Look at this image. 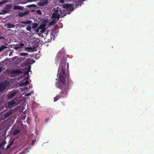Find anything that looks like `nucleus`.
Wrapping results in <instances>:
<instances>
[{
  "label": "nucleus",
  "mask_w": 154,
  "mask_h": 154,
  "mask_svg": "<svg viewBox=\"0 0 154 154\" xmlns=\"http://www.w3.org/2000/svg\"><path fill=\"white\" fill-rule=\"evenodd\" d=\"M45 25H41L40 26V29H43L41 30L40 32H42V33L44 32L45 31Z\"/></svg>",
  "instance_id": "2eb2a0df"
},
{
  "label": "nucleus",
  "mask_w": 154,
  "mask_h": 154,
  "mask_svg": "<svg viewBox=\"0 0 154 154\" xmlns=\"http://www.w3.org/2000/svg\"><path fill=\"white\" fill-rule=\"evenodd\" d=\"M2 100H0V105H1V104L2 103Z\"/></svg>",
  "instance_id": "e433bc0d"
},
{
  "label": "nucleus",
  "mask_w": 154,
  "mask_h": 154,
  "mask_svg": "<svg viewBox=\"0 0 154 154\" xmlns=\"http://www.w3.org/2000/svg\"><path fill=\"white\" fill-rule=\"evenodd\" d=\"M36 31L37 32H38L39 31V29H37L36 30Z\"/></svg>",
  "instance_id": "c9c22d12"
},
{
  "label": "nucleus",
  "mask_w": 154,
  "mask_h": 154,
  "mask_svg": "<svg viewBox=\"0 0 154 154\" xmlns=\"http://www.w3.org/2000/svg\"><path fill=\"white\" fill-rule=\"evenodd\" d=\"M31 95V94L29 93H26L25 94V96H29Z\"/></svg>",
  "instance_id": "a878e982"
},
{
  "label": "nucleus",
  "mask_w": 154,
  "mask_h": 154,
  "mask_svg": "<svg viewBox=\"0 0 154 154\" xmlns=\"http://www.w3.org/2000/svg\"><path fill=\"white\" fill-rule=\"evenodd\" d=\"M16 103V101L14 100H11L8 102V106H12L15 104Z\"/></svg>",
  "instance_id": "ddd939ff"
},
{
  "label": "nucleus",
  "mask_w": 154,
  "mask_h": 154,
  "mask_svg": "<svg viewBox=\"0 0 154 154\" xmlns=\"http://www.w3.org/2000/svg\"><path fill=\"white\" fill-rule=\"evenodd\" d=\"M5 26L7 28H14L15 26L13 24H11L9 23H6Z\"/></svg>",
  "instance_id": "6e6552de"
},
{
  "label": "nucleus",
  "mask_w": 154,
  "mask_h": 154,
  "mask_svg": "<svg viewBox=\"0 0 154 154\" xmlns=\"http://www.w3.org/2000/svg\"><path fill=\"white\" fill-rule=\"evenodd\" d=\"M1 48H2V49L3 50L4 49L6 48H7V47L5 45H2V46L1 47Z\"/></svg>",
  "instance_id": "b1692460"
},
{
  "label": "nucleus",
  "mask_w": 154,
  "mask_h": 154,
  "mask_svg": "<svg viewBox=\"0 0 154 154\" xmlns=\"http://www.w3.org/2000/svg\"><path fill=\"white\" fill-rule=\"evenodd\" d=\"M24 74L25 75H29V72L28 71H26V72H25L24 73Z\"/></svg>",
  "instance_id": "2f4dec72"
},
{
  "label": "nucleus",
  "mask_w": 154,
  "mask_h": 154,
  "mask_svg": "<svg viewBox=\"0 0 154 154\" xmlns=\"http://www.w3.org/2000/svg\"><path fill=\"white\" fill-rule=\"evenodd\" d=\"M60 59V57L57 55L56 58V60L57 61H58Z\"/></svg>",
  "instance_id": "cd10ccee"
},
{
  "label": "nucleus",
  "mask_w": 154,
  "mask_h": 154,
  "mask_svg": "<svg viewBox=\"0 0 154 154\" xmlns=\"http://www.w3.org/2000/svg\"><path fill=\"white\" fill-rule=\"evenodd\" d=\"M0 14H2L1 12L0 13Z\"/></svg>",
  "instance_id": "c03bdc74"
},
{
  "label": "nucleus",
  "mask_w": 154,
  "mask_h": 154,
  "mask_svg": "<svg viewBox=\"0 0 154 154\" xmlns=\"http://www.w3.org/2000/svg\"><path fill=\"white\" fill-rule=\"evenodd\" d=\"M12 143H13L12 142H11L9 144V145H10V146H11L12 145Z\"/></svg>",
  "instance_id": "f704fd0d"
},
{
  "label": "nucleus",
  "mask_w": 154,
  "mask_h": 154,
  "mask_svg": "<svg viewBox=\"0 0 154 154\" xmlns=\"http://www.w3.org/2000/svg\"><path fill=\"white\" fill-rule=\"evenodd\" d=\"M3 50L2 49V48L1 47H0V51H1Z\"/></svg>",
  "instance_id": "ea45409f"
},
{
  "label": "nucleus",
  "mask_w": 154,
  "mask_h": 154,
  "mask_svg": "<svg viewBox=\"0 0 154 154\" xmlns=\"http://www.w3.org/2000/svg\"><path fill=\"white\" fill-rule=\"evenodd\" d=\"M11 73L13 75H17L19 74L20 73H22V72L20 70H16L12 71Z\"/></svg>",
  "instance_id": "1a4fd4ad"
},
{
  "label": "nucleus",
  "mask_w": 154,
  "mask_h": 154,
  "mask_svg": "<svg viewBox=\"0 0 154 154\" xmlns=\"http://www.w3.org/2000/svg\"><path fill=\"white\" fill-rule=\"evenodd\" d=\"M19 154H25V153L23 151H22Z\"/></svg>",
  "instance_id": "72a5a7b5"
},
{
  "label": "nucleus",
  "mask_w": 154,
  "mask_h": 154,
  "mask_svg": "<svg viewBox=\"0 0 154 154\" xmlns=\"http://www.w3.org/2000/svg\"><path fill=\"white\" fill-rule=\"evenodd\" d=\"M20 23H23V24H29L32 23V22L30 20H28L26 21H22L20 22Z\"/></svg>",
  "instance_id": "a211bd4d"
},
{
  "label": "nucleus",
  "mask_w": 154,
  "mask_h": 154,
  "mask_svg": "<svg viewBox=\"0 0 154 154\" xmlns=\"http://www.w3.org/2000/svg\"><path fill=\"white\" fill-rule=\"evenodd\" d=\"M3 50L2 49V48L1 47H0V51H1Z\"/></svg>",
  "instance_id": "58836bf2"
},
{
  "label": "nucleus",
  "mask_w": 154,
  "mask_h": 154,
  "mask_svg": "<svg viewBox=\"0 0 154 154\" xmlns=\"http://www.w3.org/2000/svg\"><path fill=\"white\" fill-rule=\"evenodd\" d=\"M29 83V81L27 80L24 82H22V83H20L19 85L20 86H25Z\"/></svg>",
  "instance_id": "4468645a"
},
{
  "label": "nucleus",
  "mask_w": 154,
  "mask_h": 154,
  "mask_svg": "<svg viewBox=\"0 0 154 154\" xmlns=\"http://www.w3.org/2000/svg\"><path fill=\"white\" fill-rule=\"evenodd\" d=\"M10 146H10V145H9H9H8L7 146V147H6V150H7V149H8L9 148H10Z\"/></svg>",
  "instance_id": "c756f323"
},
{
  "label": "nucleus",
  "mask_w": 154,
  "mask_h": 154,
  "mask_svg": "<svg viewBox=\"0 0 154 154\" xmlns=\"http://www.w3.org/2000/svg\"><path fill=\"white\" fill-rule=\"evenodd\" d=\"M62 96L61 95H60L59 94V95H57L56 97L54 98V101H57L59 98H60L61 97H62Z\"/></svg>",
  "instance_id": "6ab92c4d"
},
{
  "label": "nucleus",
  "mask_w": 154,
  "mask_h": 154,
  "mask_svg": "<svg viewBox=\"0 0 154 154\" xmlns=\"http://www.w3.org/2000/svg\"><path fill=\"white\" fill-rule=\"evenodd\" d=\"M49 119V118H48L46 119H45V122H48V121Z\"/></svg>",
  "instance_id": "7c9ffc66"
},
{
  "label": "nucleus",
  "mask_w": 154,
  "mask_h": 154,
  "mask_svg": "<svg viewBox=\"0 0 154 154\" xmlns=\"http://www.w3.org/2000/svg\"><path fill=\"white\" fill-rule=\"evenodd\" d=\"M6 143V142H5V141H3L0 144V149L1 148H2L3 149H4V148L3 147V146Z\"/></svg>",
  "instance_id": "aec40b11"
},
{
  "label": "nucleus",
  "mask_w": 154,
  "mask_h": 154,
  "mask_svg": "<svg viewBox=\"0 0 154 154\" xmlns=\"http://www.w3.org/2000/svg\"><path fill=\"white\" fill-rule=\"evenodd\" d=\"M36 12L39 14H42V12L41 10H37L36 11Z\"/></svg>",
  "instance_id": "393cba45"
},
{
  "label": "nucleus",
  "mask_w": 154,
  "mask_h": 154,
  "mask_svg": "<svg viewBox=\"0 0 154 154\" xmlns=\"http://www.w3.org/2000/svg\"><path fill=\"white\" fill-rule=\"evenodd\" d=\"M24 8V7L18 5H15L14 6L13 9L14 10H23Z\"/></svg>",
  "instance_id": "f8f14e48"
},
{
  "label": "nucleus",
  "mask_w": 154,
  "mask_h": 154,
  "mask_svg": "<svg viewBox=\"0 0 154 154\" xmlns=\"http://www.w3.org/2000/svg\"><path fill=\"white\" fill-rule=\"evenodd\" d=\"M30 67H29L28 68V71L30 70Z\"/></svg>",
  "instance_id": "a19ab883"
},
{
  "label": "nucleus",
  "mask_w": 154,
  "mask_h": 154,
  "mask_svg": "<svg viewBox=\"0 0 154 154\" xmlns=\"http://www.w3.org/2000/svg\"><path fill=\"white\" fill-rule=\"evenodd\" d=\"M12 114V112L11 111L8 112H6L4 115L3 117L4 119H6L10 116Z\"/></svg>",
  "instance_id": "9d476101"
},
{
  "label": "nucleus",
  "mask_w": 154,
  "mask_h": 154,
  "mask_svg": "<svg viewBox=\"0 0 154 154\" xmlns=\"http://www.w3.org/2000/svg\"><path fill=\"white\" fill-rule=\"evenodd\" d=\"M54 12L52 16V18L54 20L57 19L58 20L60 17H63L66 16L68 12H66L64 10L62 11L59 7H57V8H54Z\"/></svg>",
  "instance_id": "f03ea898"
},
{
  "label": "nucleus",
  "mask_w": 154,
  "mask_h": 154,
  "mask_svg": "<svg viewBox=\"0 0 154 154\" xmlns=\"http://www.w3.org/2000/svg\"><path fill=\"white\" fill-rule=\"evenodd\" d=\"M38 26V24L36 23H34L32 25V27L33 29L36 28Z\"/></svg>",
  "instance_id": "412c9836"
},
{
  "label": "nucleus",
  "mask_w": 154,
  "mask_h": 154,
  "mask_svg": "<svg viewBox=\"0 0 154 154\" xmlns=\"http://www.w3.org/2000/svg\"><path fill=\"white\" fill-rule=\"evenodd\" d=\"M20 130L19 129H16L13 132V134L15 136L20 133Z\"/></svg>",
  "instance_id": "dca6fc26"
},
{
  "label": "nucleus",
  "mask_w": 154,
  "mask_h": 154,
  "mask_svg": "<svg viewBox=\"0 0 154 154\" xmlns=\"http://www.w3.org/2000/svg\"><path fill=\"white\" fill-rule=\"evenodd\" d=\"M3 3V2H0V4H2Z\"/></svg>",
  "instance_id": "37998d69"
},
{
  "label": "nucleus",
  "mask_w": 154,
  "mask_h": 154,
  "mask_svg": "<svg viewBox=\"0 0 154 154\" xmlns=\"http://www.w3.org/2000/svg\"><path fill=\"white\" fill-rule=\"evenodd\" d=\"M26 30H27L30 32H31L32 28L30 26H29L27 27L26 28Z\"/></svg>",
  "instance_id": "5701e85b"
},
{
  "label": "nucleus",
  "mask_w": 154,
  "mask_h": 154,
  "mask_svg": "<svg viewBox=\"0 0 154 154\" xmlns=\"http://www.w3.org/2000/svg\"><path fill=\"white\" fill-rule=\"evenodd\" d=\"M48 2V0H45L40 3V6H43L46 5Z\"/></svg>",
  "instance_id": "f3484780"
},
{
  "label": "nucleus",
  "mask_w": 154,
  "mask_h": 154,
  "mask_svg": "<svg viewBox=\"0 0 154 154\" xmlns=\"http://www.w3.org/2000/svg\"><path fill=\"white\" fill-rule=\"evenodd\" d=\"M62 7L65 8V11L66 10H70L72 11V7L70 5L68 4H64L62 5Z\"/></svg>",
  "instance_id": "20e7f679"
},
{
  "label": "nucleus",
  "mask_w": 154,
  "mask_h": 154,
  "mask_svg": "<svg viewBox=\"0 0 154 154\" xmlns=\"http://www.w3.org/2000/svg\"><path fill=\"white\" fill-rule=\"evenodd\" d=\"M4 38V37L3 36H2V37H0V39L1 38Z\"/></svg>",
  "instance_id": "79ce46f5"
},
{
  "label": "nucleus",
  "mask_w": 154,
  "mask_h": 154,
  "mask_svg": "<svg viewBox=\"0 0 154 154\" xmlns=\"http://www.w3.org/2000/svg\"><path fill=\"white\" fill-rule=\"evenodd\" d=\"M2 69L1 67L0 66V73H1L2 72Z\"/></svg>",
  "instance_id": "4c0bfd02"
},
{
  "label": "nucleus",
  "mask_w": 154,
  "mask_h": 154,
  "mask_svg": "<svg viewBox=\"0 0 154 154\" xmlns=\"http://www.w3.org/2000/svg\"><path fill=\"white\" fill-rule=\"evenodd\" d=\"M59 1L60 3H61L65 2V0H59Z\"/></svg>",
  "instance_id": "bb28decb"
},
{
  "label": "nucleus",
  "mask_w": 154,
  "mask_h": 154,
  "mask_svg": "<svg viewBox=\"0 0 154 154\" xmlns=\"http://www.w3.org/2000/svg\"><path fill=\"white\" fill-rule=\"evenodd\" d=\"M7 85L4 83H0V93L3 91L6 88Z\"/></svg>",
  "instance_id": "0eeeda50"
},
{
  "label": "nucleus",
  "mask_w": 154,
  "mask_h": 154,
  "mask_svg": "<svg viewBox=\"0 0 154 154\" xmlns=\"http://www.w3.org/2000/svg\"><path fill=\"white\" fill-rule=\"evenodd\" d=\"M12 7L11 4H7L2 10L1 12L2 14H4L8 13Z\"/></svg>",
  "instance_id": "7ed1b4c3"
},
{
  "label": "nucleus",
  "mask_w": 154,
  "mask_h": 154,
  "mask_svg": "<svg viewBox=\"0 0 154 154\" xmlns=\"http://www.w3.org/2000/svg\"><path fill=\"white\" fill-rule=\"evenodd\" d=\"M28 14L29 12H19L18 14V15L20 17H22L23 16L27 15Z\"/></svg>",
  "instance_id": "9b49d317"
},
{
  "label": "nucleus",
  "mask_w": 154,
  "mask_h": 154,
  "mask_svg": "<svg viewBox=\"0 0 154 154\" xmlns=\"http://www.w3.org/2000/svg\"><path fill=\"white\" fill-rule=\"evenodd\" d=\"M66 58L63 57L61 60L58 67V71L60 70L59 79L60 82H57L55 86L61 90L60 92V95L63 97L66 95L69 91V88L72 84L71 81H69L68 77H66L65 71L69 68V64L67 63L66 66Z\"/></svg>",
  "instance_id": "f257e3e1"
},
{
  "label": "nucleus",
  "mask_w": 154,
  "mask_h": 154,
  "mask_svg": "<svg viewBox=\"0 0 154 154\" xmlns=\"http://www.w3.org/2000/svg\"><path fill=\"white\" fill-rule=\"evenodd\" d=\"M25 44L23 43H20L16 44L14 45V48L16 50H17L19 49H21L23 47Z\"/></svg>",
  "instance_id": "423d86ee"
},
{
  "label": "nucleus",
  "mask_w": 154,
  "mask_h": 154,
  "mask_svg": "<svg viewBox=\"0 0 154 154\" xmlns=\"http://www.w3.org/2000/svg\"><path fill=\"white\" fill-rule=\"evenodd\" d=\"M19 55L21 56H26L28 55V53H21L19 54Z\"/></svg>",
  "instance_id": "4be33fe9"
},
{
  "label": "nucleus",
  "mask_w": 154,
  "mask_h": 154,
  "mask_svg": "<svg viewBox=\"0 0 154 154\" xmlns=\"http://www.w3.org/2000/svg\"><path fill=\"white\" fill-rule=\"evenodd\" d=\"M12 53H13V51L11 52L10 53H9V56H11V55H12Z\"/></svg>",
  "instance_id": "473e14b6"
},
{
  "label": "nucleus",
  "mask_w": 154,
  "mask_h": 154,
  "mask_svg": "<svg viewBox=\"0 0 154 154\" xmlns=\"http://www.w3.org/2000/svg\"><path fill=\"white\" fill-rule=\"evenodd\" d=\"M36 141V140H32V145H33V144L35 143V141Z\"/></svg>",
  "instance_id": "c85d7f7f"
},
{
  "label": "nucleus",
  "mask_w": 154,
  "mask_h": 154,
  "mask_svg": "<svg viewBox=\"0 0 154 154\" xmlns=\"http://www.w3.org/2000/svg\"><path fill=\"white\" fill-rule=\"evenodd\" d=\"M18 93V91H12L11 92L10 94H8V99H12Z\"/></svg>",
  "instance_id": "39448f33"
}]
</instances>
